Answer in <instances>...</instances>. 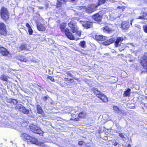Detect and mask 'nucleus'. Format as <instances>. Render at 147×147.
<instances>
[{
	"label": "nucleus",
	"instance_id": "nucleus-1",
	"mask_svg": "<svg viewBox=\"0 0 147 147\" xmlns=\"http://www.w3.org/2000/svg\"><path fill=\"white\" fill-rule=\"evenodd\" d=\"M0 15L1 18L6 21L9 18V15L7 9L4 7H2L0 11Z\"/></svg>",
	"mask_w": 147,
	"mask_h": 147
},
{
	"label": "nucleus",
	"instance_id": "nucleus-2",
	"mask_svg": "<svg viewBox=\"0 0 147 147\" xmlns=\"http://www.w3.org/2000/svg\"><path fill=\"white\" fill-rule=\"evenodd\" d=\"M68 25L70 28V30L73 33H75L78 30L76 21L72 20L68 23Z\"/></svg>",
	"mask_w": 147,
	"mask_h": 147
},
{
	"label": "nucleus",
	"instance_id": "nucleus-3",
	"mask_svg": "<svg viewBox=\"0 0 147 147\" xmlns=\"http://www.w3.org/2000/svg\"><path fill=\"white\" fill-rule=\"evenodd\" d=\"M57 7L59 9V12L61 14H64L65 12L64 11V8L61 7V6L64 4L65 1L64 0H57Z\"/></svg>",
	"mask_w": 147,
	"mask_h": 147
},
{
	"label": "nucleus",
	"instance_id": "nucleus-4",
	"mask_svg": "<svg viewBox=\"0 0 147 147\" xmlns=\"http://www.w3.org/2000/svg\"><path fill=\"white\" fill-rule=\"evenodd\" d=\"M30 128L31 131L36 134H42V131L38 127L34 125H30Z\"/></svg>",
	"mask_w": 147,
	"mask_h": 147
},
{
	"label": "nucleus",
	"instance_id": "nucleus-5",
	"mask_svg": "<svg viewBox=\"0 0 147 147\" xmlns=\"http://www.w3.org/2000/svg\"><path fill=\"white\" fill-rule=\"evenodd\" d=\"M30 140L28 142L36 144L37 145L40 146L42 147H43L45 146V145L44 143L40 142H38L37 139L34 137L31 136V138Z\"/></svg>",
	"mask_w": 147,
	"mask_h": 147
},
{
	"label": "nucleus",
	"instance_id": "nucleus-6",
	"mask_svg": "<svg viewBox=\"0 0 147 147\" xmlns=\"http://www.w3.org/2000/svg\"><path fill=\"white\" fill-rule=\"evenodd\" d=\"M15 109L21 111L24 113H28V110L22 105L20 104H18L16 107Z\"/></svg>",
	"mask_w": 147,
	"mask_h": 147
},
{
	"label": "nucleus",
	"instance_id": "nucleus-7",
	"mask_svg": "<svg viewBox=\"0 0 147 147\" xmlns=\"http://www.w3.org/2000/svg\"><path fill=\"white\" fill-rule=\"evenodd\" d=\"M65 33L67 37L70 40H77L80 39L79 38H75L72 33L69 32L68 28H66L65 29Z\"/></svg>",
	"mask_w": 147,
	"mask_h": 147
},
{
	"label": "nucleus",
	"instance_id": "nucleus-8",
	"mask_svg": "<svg viewBox=\"0 0 147 147\" xmlns=\"http://www.w3.org/2000/svg\"><path fill=\"white\" fill-rule=\"evenodd\" d=\"M6 33V28L5 24L3 22L0 23V34L5 35Z\"/></svg>",
	"mask_w": 147,
	"mask_h": 147
},
{
	"label": "nucleus",
	"instance_id": "nucleus-9",
	"mask_svg": "<svg viewBox=\"0 0 147 147\" xmlns=\"http://www.w3.org/2000/svg\"><path fill=\"white\" fill-rule=\"evenodd\" d=\"M97 7V5L94 4L91 5L86 8V11L88 13H91L95 11Z\"/></svg>",
	"mask_w": 147,
	"mask_h": 147
},
{
	"label": "nucleus",
	"instance_id": "nucleus-10",
	"mask_svg": "<svg viewBox=\"0 0 147 147\" xmlns=\"http://www.w3.org/2000/svg\"><path fill=\"white\" fill-rule=\"evenodd\" d=\"M20 137L22 140L28 142L31 136L25 133H23L20 135Z\"/></svg>",
	"mask_w": 147,
	"mask_h": 147
},
{
	"label": "nucleus",
	"instance_id": "nucleus-11",
	"mask_svg": "<svg viewBox=\"0 0 147 147\" xmlns=\"http://www.w3.org/2000/svg\"><path fill=\"white\" fill-rule=\"evenodd\" d=\"M82 24V26L86 29L90 28L92 27V23L88 21H84Z\"/></svg>",
	"mask_w": 147,
	"mask_h": 147
},
{
	"label": "nucleus",
	"instance_id": "nucleus-12",
	"mask_svg": "<svg viewBox=\"0 0 147 147\" xmlns=\"http://www.w3.org/2000/svg\"><path fill=\"white\" fill-rule=\"evenodd\" d=\"M37 26L38 30L41 31H45L46 28L45 25L39 23L37 24Z\"/></svg>",
	"mask_w": 147,
	"mask_h": 147
},
{
	"label": "nucleus",
	"instance_id": "nucleus-13",
	"mask_svg": "<svg viewBox=\"0 0 147 147\" xmlns=\"http://www.w3.org/2000/svg\"><path fill=\"white\" fill-rule=\"evenodd\" d=\"M19 48V51H23L25 50H29L30 48V46L28 45L23 43Z\"/></svg>",
	"mask_w": 147,
	"mask_h": 147
},
{
	"label": "nucleus",
	"instance_id": "nucleus-14",
	"mask_svg": "<svg viewBox=\"0 0 147 147\" xmlns=\"http://www.w3.org/2000/svg\"><path fill=\"white\" fill-rule=\"evenodd\" d=\"M0 52L4 56H7L9 54V53L7 50L3 47L0 48Z\"/></svg>",
	"mask_w": 147,
	"mask_h": 147
},
{
	"label": "nucleus",
	"instance_id": "nucleus-15",
	"mask_svg": "<svg viewBox=\"0 0 147 147\" xmlns=\"http://www.w3.org/2000/svg\"><path fill=\"white\" fill-rule=\"evenodd\" d=\"M123 40V37H120L117 38L115 42V45L116 47H118L120 45V42H121Z\"/></svg>",
	"mask_w": 147,
	"mask_h": 147
},
{
	"label": "nucleus",
	"instance_id": "nucleus-16",
	"mask_svg": "<svg viewBox=\"0 0 147 147\" xmlns=\"http://www.w3.org/2000/svg\"><path fill=\"white\" fill-rule=\"evenodd\" d=\"M129 27V22L127 21H124L121 23V28L123 29H127Z\"/></svg>",
	"mask_w": 147,
	"mask_h": 147
},
{
	"label": "nucleus",
	"instance_id": "nucleus-17",
	"mask_svg": "<svg viewBox=\"0 0 147 147\" xmlns=\"http://www.w3.org/2000/svg\"><path fill=\"white\" fill-rule=\"evenodd\" d=\"M115 39L113 38H111L107 40V41L104 42L103 44L105 45H108L113 43Z\"/></svg>",
	"mask_w": 147,
	"mask_h": 147
},
{
	"label": "nucleus",
	"instance_id": "nucleus-18",
	"mask_svg": "<svg viewBox=\"0 0 147 147\" xmlns=\"http://www.w3.org/2000/svg\"><path fill=\"white\" fill-rule=\"evenodd\" d=\"M92 18L95 20L98 21L100 20L102 17L101 15H100L98 13H97L92 16Z\"/></svg>",
	"mask_w": 147,
	"mask_h": 147
},
{
	"label": "nucleus",
	"instance_id": "nucleus-19",
	"mask_svg": "<svg viewBox=\"0 0 147 147\" xmlns=\"http://www.w3.org/2000/svg\"><path fill=\"white\" fill-rule=\"evenodd\" d=\"M96 39L97 40L102 41L106 39V37L101 35H97L95 37Z\"/></svg>",
	"mask_w": 147,
	"mask_h": 147
},
{
	"label": "nucleus",
	"instance_id": "nucleus-20",
	"mask_svg": "<svg viewBox=\"0 0 147 147\" xmlns=\"http://www.w3.org/2000/svg\"><path fill=\"white\" fill-rule=\"evenodd\" d=\"M98 98H100L102 101L104 102H107L108 101V100L107 97L105 95L101 94L100 95V97Z\"/></svg>",
	"mask_w": 147,
	"mask_h": 147
},
{
	"label": "nucleus",
	"instance_id": "nucleus-21",
	"mask_svg": "<svg viewBox=\"0 0 147 147\" xmlns=\"http://www.w3.org/2000/svg\"><path fill=\"white\" fill-rule=\"evenodd\" d=\"M104 32L105 33H110L112 31L111 28H109L108 26H106L102 28Z\"/></svg>",
	"mask_w": 147,
	"mask_h": 147
},
{
	"label": "nucleus",
	"instance_id": "nucleus-22",
	"mask_svg": "<svg viewBox=\"0 0 147 147\" xmlns=\"http://www.w3.org/2000/svg\"><path fill=\"white\" fill-rule=\"evenodd\" d=\"M60 28L61 31L63 32H65V28L66 27L65 24L64 23H62L60 25Z\"/></svg>",
	"mask_w": 147,
	"mask_h": 147
},
{
	"label": "nucleus",
	"instance_id": "nucleus-23",
	"mask_svg": "<svg viewBox=\"0 0 147 147\" xmlns=\"http://www.w3.org/2000/svg\"><path fill=\"white\" fill-rule=\"evenodd\" d=\"M13 127L15 129L20 131V129L21 127L20 126L17 125L15 123H13Z\"/></svg>",
	"mask_w": 147,
	"mask_h": 147
},
{
	"label": "nucleus",
	"instance_id": "nucleus-24",
	"mask_svg": "<svg viewBox=\"0 0 147 147\" xmlns=\"http://www.w3.org/2000/svg\"><path fill=\"white\" fill-rule=\"evenodd\" d=\"M18 59L21 61L26 62L27 59L24 58V57L22 56H20L18 57Z\"/></svg>",
	"mask_w": 147,
	"mask_h": 147
},
{
	"label": "nucleus",
	"instance_id": "nucleus-25",
	"mask_svg": "<svg viewBox=\"0 0 147 147\" xmlns=\"http://www.w3.org/2000/svg\"><path fill=\"white\" fill-rule=\"evenodd\" d=\"M37 113L39 114H41L42 112V110L41 107L39 105H37Z\"/></svg>",
	"mask_w": 147,
	"mask_h": 147
},
{
	"label": "nucleus",
	"instance_id": "nucleus-26",
	"mask_svg": "<svg viewBox=\"0 0 147 147\" xmlns=\"http://www.w3.org/2000/svg\"><path fill=\"white\" fill-rule=\"evenodd\" d=\"M130 89H128L127 90L125 91L124 93V96H129L130 93Z\"/></svg>",
	"mask_w": 147,
	"mask_h": 147
},
{
	"label": "nucleus",
	"instance_id": "nucleus-27",
	"mask_svg": "<svg viewBox=\"0 0 147 147\" xmlns=\"http://www.w3.org/2000/svg\"><path fill=\"white\" fill-rule=\"evenodd\" d=\"M80 46L83 48H84L86 47V42L84 41H82L80 43Z\"/></svg>",
	"mask_w": 147,
	"mask_h": 147
},
{
	"label": "nucleus",
	"instance_id": "nucleus-28",
	"mask_svg": "<svg viewBox=\"0 0 147 147\" xmlns=\"http://www.w3.org/2000/svg\"><path fill=\"white\" fill-rule=\"evenodd\" d=\"M0 78L1 80L5 81H7L8 80L7 77L4 75H1L0 76Z\"/></svg>",
	"mask_w": 147,
	"mask_h": 147
},
{
	"label": "nucleus",
	"instance_id": "nucleus-29",
	"mask_svg": "<svg viewBox=\"0 0 147 147\" xmlns=\"http://www.w3.org/2000/svg\"><path fill=\"white\" fill-rule=\"evenodd\" d=\"M94 93L98 97H100V95L102 94L100 92L98 91V90L96 89H94Z\"/></svg>",
	"mask_w": 147,
	"mask_h": 147
},
{
	"label": "nucleus",
	"instance_id": "nucleus-30",
	"mask_svg": "<svg viewBox=\"0 0 147 147\" xmlns=\"http://www.w3.org/2000/svg\"><path fill=\"white\" fill-rule=\"evenodd\" d=\"M111 107L113 108V110L115 111L116 112H119V111H121V110L119 109V108L116 106L113 105L111 106Z\"/></svg>",
	"mask_w": 147,
	"mask_h": 147
},
{
	"label": "nucleus",
	"instance_id": "nucleus-31",
	"mask_svg": "<svg viewBox=\"0 0 147 147\" xmlns=\"http://www.w3.org/2000/svg\"><path fill=\"white\" fill-rule=\"evenodd\" d=\"M147 16V13L146 12H144L142 14V16H140L139 17L138 19H144V18L146 17Z\"/></svg>",
	"mask_w": 147,
	"mask_h": 147
},
{
	"label": "nucleus",
	"instance_id": "nucleus-32",
	"mask_svg": "<svg viewBox=\"0 0 147 147\" xmlns=\"http://www.w3.org/2000/svg\"><path fill=\"white\" fill-rule=\"evenodd\" d=\"M85 115V114L84 112H82L79 114L78 117L80 118L84 117Z\"/></svg>",
	"mask_w": 147,
	"mask_h": 147
},
{
	"label": "nucleus",
	"instance_id": "nucleus-33",
	"mask_svg": "<svg viewBox=\"0 0 147 147\" xmlns=\"http://www.w3.org/2000/svg\"><path fill=\"white\" fill-rule=\"evenodd\" d=\"M65 80L66 82H67V83H69V82H72V81H73V80L72 79H69L67 78H65Z\"/></svg>",
	"mask_w": 147,
	"mask_h": 147
},
{
	"label": "nucleus",
	"instance_id": "nucleus-34",
	"mask_svg": "<svg viewBox=\"0 0 147 147\" xmlns=\"http://www.w3.org/2000/svg\"><path fill=\"white\" fill-rule=\"evenodd\" d=\"M10 102L11 103H13V104L16 105L17 104L18 102L15 99H12L11 100Z\"/></svg>",
	"mask_w": 147,
	"mask_h": 147
},
{
	"label": "nucleus",
	"instance_id": "nucleus-35",
	"mask_svg": "<svg viewBox=\"0 0 147 147\" xmlns=\"http://www.w3.org/2000/svg\"><path fill=\"white\" fill-rule=\"evenodd\" d=\"M110 17L111 18H113V20L115 19L117 17V16L116 15H114L113 14H111Z\"/></svg>",
	"mask_w": 147,
	"mask_h": 147
},
{
	"label": "nucleus",
	"instance_id": "nucleus-36",
	"mask_svg": "<svg viewBox=\"0 0 147 147\" xmlns=\"http://www.w3.org/2000/svg\"><path fill=\"white\" fill-rule=\"evenodd\" d=\"M143 28L144 31L147 33V24L146 25H144L143 26Z\"/></svg>",
	"mask_w": 147,
	"mask_h": 147
},
{
	"label": "nucleus",
	"instance_id": "nucleus-37",
	"mask_svg": "<svg viewBox=\"0 0 147 147\" xmlns=\"http://www.w3.org/2000/svg\"><path fill=\"white\" fill-rule=\"evenodd\" d=\"M76 33V34L79 36L80 37L81 35V32L80 31L77 30V31L75 32Z\"/></svg>",
	"mask_w": 147,
	"mask_h": 147
},
{
	"label": "nucleus",
	"instance_id": "nucleus-38",
	"mask_svg": "<svg viewBox=\"0 0 147 147\" xmlns=\"http://www.w3.org/2000/svg\"><path fill=\"white\" fill-rule=\"evenodd\" d=\"M28 32L30 35L32 34L33 32V30L31 28L28 29Z\"/></svg>",
	"mask_w": 147,
	"mask_h": 147
},
{
	"label": "nucleus",
	"instance_id": "nucleus-39",
	"mask_svg": "<svg viewBox=\"0 0 147 147\" xmlns=\"http://www.w3.org/2000/svg\"><path fill=\"white\" fill-rule=\"evenodd\" d=\"M106 0H99V3L100 5L104 3L105 2Z\"/></svg>",
	"mask_w": 147,
	"mask_h": 147
},
{
	"label": "nucleus",
	"instance_id": "nucleus-40",
	"mask_svg": "<svg viewBox=\"0 0 147 147\" xmlns=\"http://www.w3.org/2000/svg\"><path fill=\"white\" fill-rule=\"evenodd\" d=\"M48 79L50 80L52 82L54 81V79L51 76H48L47 78Z\"/></svg>",
	"mask_w": 147,
	"mask_h": 147
},
{
	"label": "nucleus",
	"instance_id": "nucleus-41",
	"mask_svg": "<svg viewBox=\"0 0 147 147\" xmlns=\"http://www.w3.org/2000/svg\"><path fill=\"white\" fill-rule=\"evenodd\" d=\"M119 136L122 138H124V136L123 134L122 133H119Z\"/></svg>",
	"mask_w": 147,
	"mask_h": 147
},
{
	"label": "nucleus",
	"instance_id": "nucleus-42",
	"mask_svg": "<svg viewBox=\"0 0 147 147\" xmlns=\"http://www.w3.org/2000/svg\"><path fill=\"white\" fill-rule=\"evenodd\" d=\"M117 9H121L122 11H124L125 8L123 7H121L120 6H118L117 7Z\"/></svg>",
	"mask_w": 147,
	"mask_h": 147
},
{
	"label": "nucleus",
	"instance_id": "nucleus-43",
	"mask_svg": "<svg viewBox=\"0 0 147 147\" xmlns=\"http://www.w3.org/2000/svg\"><path fill=\"white\" fill-rule=\"evenodd\" d=\"M49 98V97L48 96H44L43 98V100L44 101H46V100H47Z\"/></svg>",
	"mask_w": 147,
	"mask_h": 147
},
{
	"label": "nucleus",
	"instance_id": "nucleus-44",
	"mask_svg": "<svg viewBox=\"0 0 147 147\" xmlns=\"http://www.w3.org/2000/svg\"><path fill=\"white\" fill-rule=\"evenodd\" d=\"M47 123V121L45 120H42L41 121V123L43 125L46 124Z\"/></svg>",
	"mask_w": 147,
	"mask_h": 147
},
{
	"label": "nucleus",
	"instance_id": "nucleus-45",
	"mask_svg": "<svg viewBox=\"0 0 147 147\" xmlns=\"http://www.w3.org/2000/svg\"><path fill=\"white\" fill-rule=\"evenodd\" d=\"M66 74L68 75L70 77H72V75L70 74L69 72H67L66 73Z\"/></svg>",
	"mask_w": 147,
	"mask_h": 147
},
{
	"label": "nucleus",
	"instance_id": "nucleus-46",
	"mask_svg": "<svg viewBox=\"0 0 147 147\" xmlns=\"http://www.w3.org/2000/svg\"><path fill=\"white\" fill-rule=\"evenodd\" d=\"M26 26L28 28V29L31 28L29 24L28 23L26 24Z\"/></svg>",
	"mask_w": 147,
	"mask_h": 147
},
{
	"label": "nucleus",
	"instance_id": "nucleus-47",
	"mask_svg": "<svg viewBox=\"0 0 147 147\" xmlns=\"http://www.w3.org/2000/svg\"><path fill=\"white\" fill-rule=\"evenodd\" d=\"M83 141H80L79 142L78 144L79 145H82L83 144Z\"/></svg>",
	"mask_w": 147,
	"mask_h": 147
},
{
	"label": "nucleus",
	"instance_id": "nucleus-48",
	"mask_svg": "<svg viewBox=\"0 0 147 147\" xmlns=\"http://www.w3.org/2000/svg\"><path fill=\"white\" fill-rule=\"evenodd\" d=\"M118 144V142H115L114 143H113V145L114 146H117Z\"/></svg>",
	"mask_w": 147,
	"mask_h": 147
},
{
	"label": "nucleus",
	"instance_id": "nucleus-49",
	"mask_svg": "<svg viewBox=\"0 0 147 147\" xmlns=\"http://www.w3.org/2000/svg\"><path fill=\"white\" fill-rule=\"evenodd\" d=\"M124 48H119V51H123L124 50Z\"/></svg>",
	"mask_w": 147,
	"mask_h": 147
},
{
	"label": "nucleus",
	"instance_id": "nucleus-50",
	"mask_svg": "<svg viewBox=\"0 0 147 147\" xmlns=\"http://www.w3.org/2000/svg\"><path fill=\"white\" fill-rule=\"evenodd\" d=\"M133 21V20H130V24H131V25H132V22Z\"/></svg>",
	"mask_w": 147,
	"mask_h": 147
},
{
	"label": "nucleus",
	"instance_id": "nucleus-51",
	"mask_svg": "<svg viewBox=\"0 0 147 147\" xmlns=\"http://www.w3.org/2000/svg\"><path fill=\"white\" fill-rule=\"evenodd\" d=\"M40 9H42V7H38Z\"/></svg>",
	"mask_w": 147,
	"mask_h": 147
},
{
	"label": "nucleus",
	"instance_id": "nucleus-52",
	"mask_svg": "<svg viewBox=\"0 0 147 147\" xmlns=\"http://www.w3.org/2000/svg\"><path fill=\"white\" fill-rule=\"evenodd\" d=\"M80 22L82 23V24L83 23V22H84V21H82L81 20L79 21Z\"/></svg>",
	"mask_w": 147,
	"mask_h": 147
},
{
	"label": "nucleus",
	"instance_id": "nucleus-53",
	"mask_svg": "<svg viewBox=\"0 0 147 147\" xmlns=\"http://www.w3.org/2000/svg\"><path fill=\"white\" fill-rule=\"evenodd\" d=\"M75 120L76 121H78V120H77V119H75Z\"/></svg>",
	"mask_w": 147,
	"mask_h": 147
},
{
	"label": "nucleus",
	"instance_id": "nucleus-54",
	"mask_svg": "<svg viewBox=\"0 0 147 147\" xmlns=\"http://www.w3.org/2000/svg\"><path fill=\"white\" fill-rule=\"evenodd\" d=\"M79 7L80 8L81 7V9H82V8H83V7Z\"/></svg>",
	"mask_w": 147,
	"mask_h": 147
},
{
	"label": "nucleus",
	"instance_id": "nucleus-55",
	"mask_svg": "<svg viewBox=\"0 0 147 147\" xmlns=\"http://www.w3.org/2000/svg\"><path fill=\"white\" fill-rule=\"evenodd\" d=\"M99 5H100L99 4V5H97V7H98V6H99Z\"/></svg>",
	"mask_w": 147,
	"mask_h": 147
},
{
	"label": "nucleus",
	"instance_id": "nucleus-56",
	"mask_svg": "<svg viewBox=\"0 0 147 147\" xmlns=\"http://www.w3.org/2000/svg\"><path fill=\"white\" fill-rule=\"evenodd\" d=\"M99 5H100L99 4V5H97V7H98V6H99Z\"/></svg>",
	"mask_w": 147,
	"mask_h": 147
},
{
	"label": "nucleus",
	"instance_id": "nucleus-57",
	"mask_svg": "<svg viewBox=\"0 0 147 147\" xmlns=\"http://www.w3.org/2000/svg\"><path fill=\"white\" fill-rule=\"evenodd\" d=\"M123 145V146H124V145L123 144V145Z\"/></svg>",
	"mask_w": 147,
	"mask_h": 147
},
{
	"label": "nucleus",
	"instance_id": "nucleus-58",
	"mask_svg": "<svg viewBox=\"0 0 147 147\" xmlns=\"http://www.w3.org/2000/svg\"><path fill=\"white\" fill-rule=\"evenodd\" d=\"M146 98H147V97H146Z\"/></svg>",
	"mask_w": 147,
	"mask_h": 147
}]
</instances>
